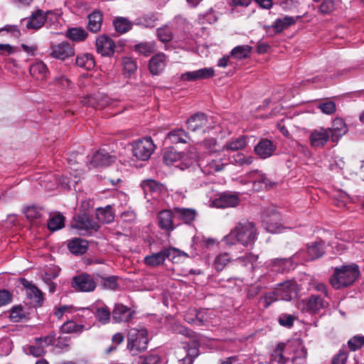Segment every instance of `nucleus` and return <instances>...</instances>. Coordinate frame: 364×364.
<instances>
[{"label": "nucleus", "instance_id": "obj_51", "mask_svg": "<svg viewBox=\"0 0 364 364\" xmlns=\"http://www.w3.org/2000/svg\"><path fill=\"white\" fill-rule=\"evenodd\" d=\"M318 108L326 114H333L336 111V103L331 100L321 102L318 105Z\"/></svg>", "mask_w": 364, "mask_h": 364}, {"label": "nucleus", "instance_id": "obj_43", "mask_svg": "<svg viewBox=\"0 0 364 364\" xmlns=\"http://www.w3.org/2000/svg\"><path fill=\"white\" fill-rule=\"evenodd\" d=\"M88 33L82 28H71L67 31V36L73 41L80 42L85 41Z\"/></svg>", "mask_w": 364, "mask_h": 364}, {"label": "nucleus", "instance_id": "obj_23", "mask_svg": "<svg viewBox=\"0 0 364 364\" xmlns=\"http://www.w3.org/2000/svg\"><path fill=\"white\" fill-rule=\"evenodd\" d=\"M132 310L122 304H116L112 311V319L115 323L127 322L132 318Z\"/></svg>", "mask_w": 364, "mask_h": 364}, {"label": "nucleus", "instance_id": "obj_10", "mask_svg": "<svg viewBox=\"0 0 364 364\" xmlns=\"http://www.w3.org/2000/svg\"><path fill=\"white\" fill-rule=\"evenodd\" d=\"M159 227L168 232H172L177 225H175V216L173 209H164L161 210L157 215Z\"/></svg>", "mask_w": 364, "mask_h": 364}, {"label": "nucleus", "instance_id": "obj_36", "mask_svg": "<svg viewBox=\"0 0 364 364\" xmlns=\"http://www.w3.org/2000/svg\"><path fill=\"white\" fill-rule=\"evenodd\" d=\"M252 47L249 45L237 46L230 52V56L238 60L247 59L250 57Z\"/></svg>", "mask_w": 364, "mask_h": 364}, {"label": "nucleus", "instance_id": "obj_7", "mask_svg": "<svg viewBox=\"0 0 364 364\" xmlns=\"http://www.w3.org/2000/svg\"><path fill=\"white\" fill-rule=\"evenodd\" d=\"M188 129L193 132L205 133L210 129L208 126V116L201 112H198L191 116L187 120Z\"/></svg>", "mask_w": 364, "mask_h": 364}, {"label": "nucleus", "instance_id": "obj_49", "mask_svg": "<svg viewBox=\"0 0 364 364\" xmlns=\"http://www.w3.org/2000/svg\"><path fill=\"white\" fill-rule=\"evenodd\" d=\"M156 21H158L157 15L153 12L146 14L139 18V23L147 28L154 27Z\"/></svg>", "mask_w": 364, "mask_h": 364}, {"label": "nucleus", "instance_id": "obj_37", "mask_svg": "<svg viewBox=\"0 0 364 364\" xmlns=\"http://www.w3.org/2000/svg\"><path fill=\"white\" fill-rule=\"evenodd\" d=\"M166 260L164 248L159 252L153 253L144 257V263L149 267H158L164 264Z\"/></svg>", "mask_w": 364, "mask_h": 364}, {"label": "nucleus", "instance_id": "obj_34", "mask_svg": "<svg viewBox=\"0 0 364 364\" xmlns=\"http://www.w3.org/2000/svg\"><path fill=\"white\" fill-rule=\"evenodd\" d=\"M294 293V287L289 282L281 283L277 287V296H279L280 299L290 301L292 299Z\"/></svg>", "mask_w": 364, "mask_h": 364}, {"label": "nucleus", "instance_id": "obj_11", "mask_svg": "<svg viewBox=\"0 0 364 364\" xmlns=\"http://www.w3.org/2000/svg\"><path fill=\"white\" fill-rule=\"evenodd\" d=\"M50 55L55 59L65 60L66 58L75 55L74 48L68 42H62L57 45H53L50 48Z\"/></svg>", "mask_w": 364, "mask_h": 364}, {"label": "nucleus", "instance_id": "obj_63", "mask_svg": "<svg viewBox=\"0 0 364 364\" xmlns=\"http://www.w3.org/2000/svg\"><path fill=\"white\" fill-rule=\"evenodd\" d=\"M114 101L107 95L98 94V107L97 109H104L105 107L112 105Z\"/></svg>", "mask_w": 364, "mask_h": 364}, {"label": "nucleus", "instance_id": "obj_42", "mask_svg": "<svg viewBox=\"0 0 364 364\" xmlns=\"http://www.w3.org/2000/svg\"><path fill=\"white\" fill-rule=\"evenodd\" d=\"M65 226V217L58 213L51 216L48 220V228L49 230L54 232L62 229Z\"/></svg>", "mask_w": 364, "mask_h": 364}, {"label": "nucleus", "instance_id": "obj_5", "mask_svg": "<svg viewBox=\"0 0 364 364\" xmlns=\"http://www.w3.org/2000/svg\"><path fill=\"white\" fill-rule=\"evenodd\" d=\"M155 149V145L151 137H145L134 142L133 155L139 160L146 161L150 158Z\"/></svg>", "mask_w": 364, "mask_h": 364}, {"label": "nucleus", "instance_id": "obj_32", "mask_svg": "<svg viewBox=\"0 0 364 364\" xmlns=\"http://www.w3.org/2000/svg\"><path fill=\"white\" fill-rule=\"evenodd\" d=\"M70 251L75 255H83L88 248V243L81 238H74L68 243Z\"/></svg>", "mask_w": 364, "mask_h": 364}, {"label": "nucleus", "instance_id": "obj_64", "mask_svg": "<svg viewBox=\"0 0 364 364\" xmlns=\"http://www.w3.org/2000/svg\"><path fill=\"white\" fill-rule=\"evenodd\" d=\"M139 364H157L160 361V357L157 355L150 354L144 357H140Z\"/></svg>", "mask_w": 364, "mask_h": 364}, {"label": "nucleus", "instance_id": "obj_58", "mask_svg": "<svg viewBox=\"0 0 364 364\" xmlns=\"http://www.w3.org/2000/svg\"><path fill=\"white\" fill-rule=\"evenodd\" d=\"M333 0H323L319 6V11L323 14H328L334 10Z\"/></svg>", "mask_w": 364, "mask_h": 364}, {"label": "nucleus", "instance_id": "obj_30", "mask_svg": "<svg viewBox=\"0 0 364 364\" xmlns=\"http://www.w3.org/2000/svg\"><path fill=\"white\" fill-rule=\"evenodd\" d=\"M166 259H168L173 263H180L183 259L188 257V255L181 250L169 247H164Z\"/></svg>", "mask_w": 364, "mask_h": 364}, {"label": "nucleus", "instance_id": "obj_8", "mask_svg": "<svg viewBox=\"0 0 364 364\" xmlns=\"http://www.w3.org/2000/svg\"><path fill=\"white\" fill-rule=\"evenodd\" d=\"M173 209L175 220L178 223L177 226L181 224L190 225L194 222L197 216V211L194 208L173 207Z\"/></svg>", "mask_w": 364, "mask_h": 364}, {"label": "nucleus", "instance_id": "obj_35", "mask_svg": "<svg viewBox=\"0 0 364 364\" xmlns=\"http://www.w3.org/2000/svg\"><path fill=\"white\" fill-rule=\"evenodd\" d=\"M225 167V164L221 159H210L207 161L205 165L202 166V171L208 175L214 174L221 171Z\"/></svg>", "mask_w": 364, "mask_h": 364}, {"label": "nucleus", "instance_id": "obj_45", "mask_svg": "<svg viewBox=\"0 0 364 364\" xmlns=\"http://www.w3.org/2000/svg\"><path fill=\"white\" fill-rule=\"evenodd\" d=\"M95 316L99 322L102 324L108 323L110 321L111 313L109 308L106 306L99 307L96 309Z\"/></svg>", "mask_w": 364, "mask_h": 364}, {"label": "nucleus", "instance_id": "obj_16", "mask_svg": "<svg viewBox=\"0 0 364 364\" xmlns=\"http://www.w3.org/2000/svg\"><path fill=\"white\" fill-rule=\"evenodd\" d=\"M215 70L213 68H204L194 71H188L181 75V79L183 81H196L213 77Z\"/></svg>", "mask_w": 364, "mask_h": 364}, {"label": "nucleus", "instance_id": "obj_59", "mask_svg": "<svg viewBox=\"0 0 364 364\" xmlns=\"http://www.w3.org/2000/svg\"><path fill=\"white\" fill-rule=\"evenodd\" d=\"M70 83V80L65 76L63 75L55 77L52 82L53 85L57 86L61 89L69 87Z\"/></svg>", "mask_w": 364, "mask_h": 364}, {"label": "nucleus", "instance_id": "obj_12", "mask_svg": "<svg viewBox=\"0 0 364 364\" xmlns=\"http://www.w3.org/2000/svg\"><path fill=\"white\" fill-rule=\"evenodd\" d=\"M249 178L252 181V188L255 191L272 188L275 183H272L265 174L255 170L249 173Z\"/></svg>", "mask_w": 364, "mask_h": 364}, {"label": "nucleus", "instance_id": "obj_3", "mask_svg": "<svg viewBox=\"0 0 364 364\" xmlns=\"http://www.w3.org/2000/svg\"><path fill=\"white\" fill-rule=\"evenodd\" d=\"M149 341L148 331L145 328H132L127 333V348L132 355H137L146 350Z\"/></svg>", "mask_w": 364, "mask_h": 364}, {"label": "nucleus", "instance_id": "obj_25", "mask_svg": "<svg viewBox=\"0 0 364 364\" xmlns=\"http://www.w3.org/2000/svg\"><path fill=\"white\" fill-rule=\"evenodd\" d=\"M239 201L237 193H223L215 200V205L217 207L222 208L235 207L239 204Z\"/></svg>", "mask_w": 364, "mask_h": 364}, {"label": "nucleus", "instance_id": "obj_13", "mask_svg": "<svg viewBox=\"0 0 364 364\" xmlns=\"http://www.w3.org/2000/svg\"><path fill=\"white\" fill-rule=\"evenodd\" d=\"M277 149V145L268 139H262L254 148V151L260 159L272 156Z\"/></svg>", "mask_w": 364, "mask_h": 364}, {"label": "nucleus", "instance_id": "obj_46", "mask_svg": "<svg viewBox=\"0 0 364 364\" xmlns=\"http://www.w3.org/2000/svg\"><path fill=\"white\" fill-rule=\"evenodd\" d=\"M9 317L13 322H19L26 318V314L23 307L21 305H17L11 309Z\"/></svg>", "mask_w": 364, "mask_h": 364}, {"label": "nucleus", "instance_id": "obj_31", "mask_svg": "<svg viewBox=\"0 0 364 364\" xmlns=\"http://www.w3.org/2000/svg\"><path fill=\"white\" fill-rule=\"evenodd\" d=\"M31 75L38 80H45L48 73V69L47 65L42 61H38L33 63L30 67Z\"/></svg>", "mask_w": 364, "mask_h": 364}, {"label": "nucleus", "instance_id": "obj_57", "mask_svg": "<svg viewBox=\"0 0 364 364\" xmlns=\"http://www.w3.org/2000/svg\"><path fill=\"white\" fill-rule=\"evenodd\" d=\"M102 285L106 289L115 290L118 288L117 277L115 276H109L102 278Z\"/></svg>", "mask_w": 364, "mask_h": 364}, {"label": "nucleus", "instance_id": "obj_19", "mask_svg": "<svg viewBox=\"0 0 364 364\" xmlns=\"http://www.w3.org/2000/svg\"><path fill=\"white\" fill-rule=\"evenodd\" d=\"M115 161L114 155H111L106 150L102 149L93 155L90 164L94 167H102L109 166Z\"/></svg>", "mask_w": 364, "mask_h": 364}, {"label": "nucleus", "instance_id": "obj_27", "mask_svg": "<svg viewBox=\"0 0 364 364\" xmlns=\"http://www.w3.org/2000/svg\"><path fill=\"white\" fill-rule=\"evenodd\" d=\"M171 144H187L190 139L188 134L183 129L177 128L170 131L166 137Z\"/></svg>", "mask_w": 364, "mask_h": 364}, {"label": "nucleus", "instance_id": "obj_6", "mask_svg": "<svg viewBox=\"0 0 364 364\" xmlns=\"http://www.w3.org/2000/svg\"><path fill=\"white\" fill-rule=\"evenodd\" d=\"M71 286L76 291L90 292L95 289L96 282L90 274L81 273L73 277Z\"/></svg>", "mask_w": 364, "mask_h": 364}, {"label": "nucleus", "instance_id": "obj_44", "mask_svg": "<svg viewBox=\"0 0 364 364\" xmlns=\"http://www.w3.org/2000/svg\"><path fill=\"white\" fill-rule=\"evenodd\" d=\"M285 347L284 343H279L272 353V360L280 364L285 363L287 362V358L284 355Z\"/></svg>", "mask_w": 364, "mask_h": 364}, {"label": "nucleus", "instance_id": "obj_47", "mask_svg": "<svg viewBox=\"0 0 364 364\" xmlns=\"http://www.w3.org/2000/svg\"><path fill=\"white\" fill-rule=\"evenodd\" d=\"M156 35L158 39L164 43L170 42L173 38V33L168 26L157 28Z\"/></svg>", "mask_w": 364, "mask_h": 364}, {"label": "nucleus", "instance_id": "obj_9", "mask_svg": "<svg viewBox=\"0 0 364 364\" xmlns=\"http://www.w3.org/2000/svg\"><path fill=\"white\" fill-rule=\"evenodd\" d=\"M21 284L26 288L27 297L33 301L36 307H41L43 304L44 297L43 293L31 282L25 278L20 279Z\"/></svg>", "mask_w": 364, "mask_h": 364}, {"label": "nucleus", "instance_id": "obj_14", "mask_svg": "<svg viewBox=\"0 0 364 364\" xmlns=\"http://www.w3.org/2000/svg\"><path fill=\"white\" fill-rule=\"evenodd\" d=\"M96 49L103 56L110 57L114 53V42L107 36L102 35L96 39Z\"/></svg>", "mask_w": 364, "mask_h": 364}, {"label": "nucleus", "instance_id": "obj_38", "mask_svg": "<svg viewBox=\"0 0 364 364\" xmlns=\"http://www.w3.org/2000/svg\"><path fill=\"white\" fill-rule=\"evenodd\" d=\"M247 144V136L243 135L226 143L224 149L230 151L242 150L246 147Z\"/></svg>", "mask_w": 364, "mask_h": 364}, {"label": "nucleus", "instance_id": "obj_15", "mask_svg": "<svg viewBox=\"0 0 364 364\" xmlns=\"http://www.w3.org/2000/svg\"><path fill=\"white\" fill-rule=\"evenodd\" d=\"M306 311L310 314H316L321 309L326 308L328 303L326 301L321 295L312 294L308 297L305 301Z\"/></svg>", "mask_w": 364, "mask_h": 364}, {"label": "nucleus", "instance_id": "obj_2", "mask_svg": "<svg viewBox=\"0 0 364 364\" xmlns=\"http://www.w3.org/2000/svg\"><path fill=\"white\" fill-rule=\"evenodd\" d=\"M360 275L358 266L355 264L336 267L330 278L331 286L339 289L352 285Z\"/></svg>", "mask_w": 364, "mask_h": 364}, {"label": "nucleus", "instance_id": "obj_26", "mask_svg": "<svg viewBox=\"0 0 364 364\" xmlns=\"http://www.w3.org/2000/svg\"><path fill=\"white\" fill-rule=\"evenodd\" d=\"M306 253L309 260H314L321 257L325 253L324 241L319 240L308 245Z\"/></svg>", "mask_w": 364, "mask_h": 364}, {"label": "nucleus", "instance_id": "obj_21", "mask_svg": "<svg viewBox=\"0 0 364 364\" xmlns=\"http://www.w3.org/2000/svg\"><path fill=\"white\" fill-rule=\"evenodd\" d=\"M72 227L79 230H86L89 232L92 231L97 232L100 228V225L97 223L93 222L86 215L75 216Z\"/></svg>", "mask_w": 364, "mask_h": 364}, {"label": "nucleus", "instance_id": "obj_29", "mask_svg": "<svg viewBox=\"0 0 364 364\" xmlns=\"http://www.w3.org/2000/svg\"><path fill=\"white\" fill-rule=\"evenodd\" d=\"M141 187L144 191V194L159 195L164 190V185L154 179H146L141 181Z\"/></svg>", "mask_w": 364, "mask_h": 364}, {"label": "nucleus", "instance_id": "obj_4", "mask_svg": "<svg viewBox=\"0 0 364 364\" xmlns=\"http://www.w3.org/2000/svg\"><path fill=\"white\" fill-rule=\"evenodd\" d=\"M163 159L166 165L174 166L181 170H185L197 161L198 156L195 151L182 154L171 149L164 152Z\"/></svg>", "mask_w": 364, "mask_h": 364}, {"label": "nucleus", "instance_id": "obj_62", "mask_svg": "<svg viewBox=\"0 0 364 364\" xmlns=\"http://www.w3.org/2000/svg\"><path fill=\"white\" fill-rule=\"evenodd\" d=\"M81 102L87 107H91L95 109H97L98 107V94L95 95H89L87 97H84Z\"/></svg>", "mask_w": 364, "mask_h": 364}, {"label": "nucleus", "instance_id": "obj_61", "mask_svg": "<svg viewBox=\"0 0 364 364\" xmlns=\"http://www.w3.org/2000/svg\"><path fill=\"white\" fill-rule=\"evenodd\" d=\"M228 261L229 256L228 254L218 255L215 260V266L217 271H222Z\"/></svg>", "mask_w": 364, "mask_h": 364}, {"label": "nucleus", "instance_id": "obj_50", "mask_svg": "<svg viewBox=\"0 0 364 364\" xmlns=\"http://www.w3.org/2000/svg\"><path fill=\"white\" fill-rule=\"evenodd\" d=\"M154 43H141L135 46V50L141 54L149 55L155 51Z\"/></svg>", "mask_w": 364, "mask_h": 364}, {"label": "nucleus", "instance_id": "obj_55", "mask_svg": "<svg viewBox=\"0 0 364 364\" xmlns=\"http://www.w3.org/2000/svg\"><path fill=\"white\" fill-rule=\"evenodd\" d=\"M295 318L291 314H282L278 318V322L282 326L290 328L293 326Z\"/></svg>", "mask_w": 364, "mask_h": 364}, {"label": "nucleus", "instance_id": "obj_22", "mask_svg": "<svg viewBox=\"0 0 364 364\" xmlns=\"http://www.w3.org/2000/svg\"><path fill=\"white\" fill-rule=\"evenodd\" d=\"M166 56L163 53L154 55L149 60V69L153 75H160L166 67Z\"/></svg>", "mask_w": 364, "mask_h": 364}, {"label": "nucleus", "instance_id": "obj_28", "mask_svg": "<svg viewBox=\"0 0 364 364\" xmlns=\"http://www.w3.org/2000/svg\"><path fill=\"white\" fill-rule=\"evenodd\" d=\"M88 23L87 28L92 33H97L100 31L102 23L103 15L100 10H95L87 16Z\"/></svg>", "mask_w": 364, "mask_h": 364}, {"label": "nucleus", "instance_id": "obj_18", "mask_svg": "<svg viewBox=\"0 0 364 364\" xmlns=\"http://www.w3.org/2000/svg\"><path fill=\"white\" fill-rule=\"evenodd\" d=\"M262 224L267 232L272 233L279 232L282 227L280 215L276 210H272L271 215H266L264 217Z\"/></svg>", "mask_w": 364, "mask_h": 364}, {"label": "nucleus", "instance_id": "obj_60", "mask_svg": "<svg viewBox=\"0 0 364 364\" xmlns=\"http://www.w3.org/2000/svg\"><path fill=\"white\" fill-rule=\"evenodd\" d=\"M348 358V353L345 350H340L332 359L331 364H346Z\"/></svg>", "mask_w": 364, "mask_h": 364}, {"label": "nucleus", "instance_id": "obj_39", "mask_svg": "<svg viewBox=\"0 0 364 364\" xmlns=\"http://www.w3.org/2000/svg\"><path fill=\"white\" fill-rule=\"evenodd\" d=\"M296 18L292 16H286L282 18H277L274 23L273 28L277 33H281L289 26L295 24Z\"/></svg>", "mask_w": 364, "mask_h": 364}, {"label": "nucleus", "instance_id": "obj_53", "mask_svg": "<svg viewBox=\"0 0 364 364\" xmlns=\"http://www.w3.org/2000/svg\"><path fill=\"white\" fill-rule=\"evenodd\" d=\"M364 345V336L357 335L348 341V346L352 351H355L362 348Z\"/></svg>", "mask_w": 364, "mask_h": 364}, {"label": "nucleus", "instance_id": "obj_40", "mask_svg": "<svg viewBox=\"0 0 364 364\" xmlns=\"http://www.w3.org/2000/svg\"><path fill=\"white\" fill-rule=\"evenodd\" d=\"M97 217L99 220L105 223H110L114 219V214L110 205L105 208H99L97 209Z\"/></svg>", "mask_w": 364, "mask_h": 364}, {"label": "nucleus", "instance_id": "obj_48", "mask_svg": "<svg viewBox=\"0 0 364 364\" xmlns=\"http://www.w3.org/2000/svg\"><path fill=\"white\" fill-rule=\"evenodd\" d=\"M84 328V326L77 324L73 321H69L63 323L61 327V331L63 333H79L82 332Z\"/></svg>", "mask_w": 364, "mask_h": 364}, {"label": "nucleus", "instance_id": "obj_33", "mask_svg": "<svg viewBox=\"0 0 364 364\" xmlns=\"http://www.w3.org/2000/svg\"><path fill=\"white\" fill-rule=\"evenodd\" d=\"M75 65L85 70H90L95 67V60L92 54L84 53L77 56Z\"/></svg>", "mask_w": 364, "mask_h": 364}, {"label": "nucleus", "instance_id": "obj_1", "mask_svg": "<svg viewBox=\"0 0 364 364\" xmlns=\"http://www.w3.org/2000/svg\"><path fill=\"white\" fill-rule=\"evenodd\" d=\"M257 228L255 224L249 221L238 223L226 235L223 241L229 245L240 243L244 246L252 245L257 240Z\"/></svg>", "mask_w": 364, "mask_h": 364}, {"label": "nucleus", "instance_id": "obj_54", "mask_svg": "<svg viewBox=\"0 0 364 364\" xmlns=\"http://www.w3.org/2000/svg\"><path fill=\"white\" fill-rule=\"evenodd\" d=\"M42 209L38 208V207L35 205L29 206L28 207L25 211V215L26 217L31 220H36L41 218L42 213H41Z\"/></svg>", "mask_w": 364, "mask_h": 364}, {"label": "nucleus", "instance_id": "obj_24", "mask_svg": "<svg viewBox=\"0 0 364 364\" xmlns=\"http://www.w3.org/2000/svg\"><path fill=\"white\" fill-rule=\"evenodd\" d=\"M331 134V139L332 141H337L347 132L348 129L344 120L341 118H336L333 121L331 128L328 129Z\"/></svg>", "mask_w": 364, "mask_h": 364}, {"label": "nucleus", "instance_id": "obj_56", "mask_svg": "<svg viewBox=\"0 0 364 364\" xmlns=\"http://www.w3.org/2000/svg\"><path fill=\"white\" fill-rule=\"evenodd\" d=\"M232 158L233 161L239 166H248L253 162L252 156H246L242 153H237V154L234 155Z\"/></svg>", "mask_w": 364, "mask_h": 364}, {"label": "nucleus", "instance_id": "obj_17", "mask_svg": "<svg viewBox=\"0 0 364 364\" xmlns=\"http://www.w3.org/2000/svg\"><path fill=\"white\" fill-rule=\"evenodd\" d=\"M331 138L329 130L323 127L313 130L309 136V141L314 147H323Z\"/></svg>", "mask_w": 364, "mask_h": 364}, {"label": "nucleus", "instance_id": "obj_52", "mask_svg": "<svg viewBox=\"0 0 364 364\" xmlns=\"http://www.w3.org/2000/svg\"><path fill=\"white\" fill-rule=\"evenodd\" d=\"M124 70L129 75L133 74L137 69L136 61L130 57H124L122 59Z\"/></svg>", "mask_w": 364, "mask_h": 364}, {"label": "nucleus", "instance_id": "obj_20", "mask_svg": "<svg viewBox=\"0 0 364 364\" xmlns=\"http://www.w3.org/2000/svg\"><path fill=\"white\" fill-rule=\"evenodd\" d=\"M26 22V27L29 30L37 31L42 28L46 22V16L44 11L38 9L32 13L30 17L23 20Z\"/></svg>", "mask_w": 364, "mask_h": 364}, {"label": "nucleus", "instance_id": "obj_41", "mask_svg": "<svg viewBox=\"0 0 364 364\" xmlns=\"http://www.w3.org/2000/svg\"><path fill=\"white\" fill-rule=\"evenodd\" d=\"M115 31L119 33H125L132 28V23L124 17H117L113 21Z\"/></svg>", "mask_w": 364, "mask_h": 364}]
</instances>
